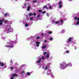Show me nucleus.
<instances>
[{
  "mask_svg": "<svg viewBox=\"0 0 79 79\" xmlns=\"http://www.w3.org/2000/svg\"><path fill=\"white\" fill-rule=\"evenodd\" d=\"M60 66H59V68L61 69H66V68H67L68 66L69 67H71L72 64V63L70 62L69 63H67L65 61H63L59 64Z\"/></svg>",
  "mask_w": 79,
  "mask_h": 79,
  "instance_id": "nucleus-1",
  "label": "nucleus"
},
{
  "mask_svg": "<svg viewBox=\"0 0 79 79\" xmlns=\"http://www.w3.org/2000/svg\"><path fill=\"white\" fill-rule=\"evenodd\" d=\"M14 43H17L16 41H14L9 40L7 44L5 46V47H7V48H13L14 47L13 44Z\"/></svg>",
  "mask_w": 79,
  "mask_h": 79,
  "instance_id": "nucleus-2",
  "label": "nucleus"
},
{
  "mask_svg": "<svg viewBox=\"0 0 79 79\" xmlns=\"http://www.w3.org/2000/svg\"><path fill=\"white\" fill-rule=\"evenodd\" d=\"M7 32V33H9L10 32H13V29L11 28V25L10 24L6 26L4 28Z\"/></svg>",
  "mask_w": 79,
  "mask_h": 79,
  "instance_id": "nucleus-3",
  "label": "nucleus"
},
{
  "mask_svg": "<svg viewBox=\"0 0 79 79\" xmlns=\"http://www.w3.org/2000/svg\"><path fill=\"white\" fill-rule=\"evenodd\" d=\"M74 24L75 26H79V17H75L74 18Z\"/></svg>",
  "mask_w": 79,
  "mask_h": 79,
  "instance_id": "nucleus-4",
  "label": "nucleus"
},
{
  "mask_svg": "<svg viewBox=\"0 0 79 79\" xmlns=\"http://www.w3.org/2000/svg\"><path fill=\"white\" fill-rule=\"evenodd\" d=\"M51 72H52V70L50 69L48 70L47 72V74L48 76H49V75H51V77L54 78V75H53V73Z\"/></svg>",
  "mask_w": 79,
  "mask_h": 79,
  "instance_id": "nucleus-5",
  "label": "nucleus"
},
{
  "mask_svg": "<svg viewBox=\"0 0 79 79\" xmlns=\"http://www.w3.org/2000/svg\"><path fill=\"white\" fill-rule=\"evenodd\" d=\"M50 64H51L50 63H48L45 67L43 66L42 68L43 69H44L45 70H47V69H48L49 68L48 67H50Z\"/></svg>",
  "mask_w": 79,
  "mask_h": 79,
  "instance_id": "nucleus-6",
  "label": "nucleus"
},
{
  "mask_svg": "<svg viewBox=\"0 0 79 79\" xmlns=\"http://www.w3.org/2000/svg\"><path fill=\"white\" fill-rule=\"evenodd\" d=\"M45 57L44 56H42L41 58H40L39 60H37L36 63H38V64H39L41 61H42V60H45Z\"/></svg>",
  "mask_w": 79,
  "mask_h": 79,
  "instance_id": "nucleus-7",
  "label": "nucleus"
},
{
  "mask_svg": "<svg viewBox=\"0 0 79 79\" xmlns=\"http://www.w3.org/2000/svg\"><path fill=\"white\" fill-rule=\"evenodd\" d=\"M44 55L45 56V55L46 58H48L50 57V53L49 52H44L43 53Z\"/></svg>",
  "mask_w": 79,
  "mask_h": 79,
  "instance_id": "nucleus-8",
  "label": "nucleus"
},
{
  "mask_svg": "<svg viewBox=\"0 0 79 79\" xmlns=\"http://www.w3.org/2000/svg\"><path fill=\"white\" fill-rule=\"evenodd\" d=\"M0 65L2 66V69H4V68H5L7 67L6 64L4 65L3 62H0Z\"/></svg>",
  "mask_w": 79,
  "mask_h": 79,
  "instance_id": "nucleus-9",
  "label": "nucleus"
},
{
  "mask_svg": "<svg viewBox=\"0 0 79 79\" xmlns=\"http://www.w3.org/2000/svg\"><path fill=\"white\" fill-rule=\"evenodd\" d=\"M59 8H62V6H63V1L61 0L59 1Z\"/></svg>",
  "mask_w": 79,
  "mask_h": 79,
  "instance_id": "nucleus-10",
  "label": "nucleus"
},
{
  "mask_svg": "<svg viewBox=\"0 0 79 79\" xmlns=\"http://www.w3.org/2000/svg\"><path fill=\"white\" fill-rule=\"evenodd\" d=\"M52 23H54L55 24H59L60 23V21H55V20H52Z\"/></svg>",
  "mask_w": 79,
  "mask_h": 79,
  "instance_id": "nucleus-11",
  "label": "nucleus"
},
{
  "mask_svg": "<svg viewBox=\"0 0 79 79\" xmlns=\"http://www.w3.org/2000/svg\"><path fill=\"white\" fill-rule=\"evenodd\" d=\"M71 43L70 42H69V41H67L66 42V44L65 45V46H66L67 47H69V45H70Z\"/></svg>",
  "mask_w": 79,
  "mask_h": 79,
  "instance_id": "nucleus-12",
  "label": "nucleus"
},
{
  "mask_svg": "<svg viewBox=\"0 0 79 79\" xmlns=\"http://www.w3.org/2000/svg\"><path fill=\"white\" fill-rule=\"evenodd\" d=\"M25 74V71H22L20 73V75H22V77H23V76Z\"/></svg>",
  "mask_w": 79,
  "mask_h": 79,
  "instance_id": "nucleus-13",
  "label": "nucleus"
},
{
  "mask_svg": "<svg viewBox=\"0 0 79 79\" xmlns=\"http://www.w3.org/2000/svg\"><path fill=\"white\" fill-rule=\"evenodd\" d=\"M17 76V74H14L12 75V76L10 77V79H13V78Z\"/></svg>",
  "mask_w": 79,
  "mask_h": 79,
  "instance_id": "nucleus-14",
  "label": "nucleus"
},
{
  "mask_svg": "<svg viewBox=\"0 0 79 79\" xmlns=\"http://www.w3.org/2000/svg\"><path fill=\"white\" fill-rule=\"evenodd\" d=\"M4 20H5V19L2 20L0 19V25H2L3 24V22L4 21Z\"/></svg>",
  "mask_w": 79,
  "mask_h": 79,
  "instance_id": "nucleus-15",
  "label": "nucleus"
},
{
  "mask_svg": "<svg viewBox=\"0 0 79 79\" xmlns=\"http://www.w3.org/2000/svg\"><path fill=\"white\" fill-rule=\"evenodd\" d=\"M40 43L39 42H36V47H39V44H40Z\"/></svg>",
  "mask_w": 79,
  "mask_h": 79,
  "instance_id": "nucleus-16",
  "label": "nucleus"
},
{
  "mask_svg": "<svg viewBox=\"0 0 79 79\" xmlns=\"http://www.w3.org/2000/svg\"><path fill=\"white\" fill-rule=\"evenodd\" d=\"M32 73L31 72H27V74H26V75L28 76H30V75H31Z\"/></svg>",
  "mask_w": 79,
  "mask_h": 79,
  "instance_id": "nucleus-17",
  "label": "nucleus"
},
{
  "mask_svg": "<svg viewBox=\"0 0 79 79\" xmlns=\"http://www.w3.org/2000/svg\"><path fill=\"white\" fill-rule=\"evenodd\" d=\"M63 23H64L63 20L62 19H61L60 21V25H63Z\"/></svg>",
  "mask_w": 79,
  "mask_h": 79,
  "instance_id": "nucleus-18",
  "label": "nucleus"
},
{
  "mask_svg": "<svg viewBox=\"0 0 79 79\" xmlns=\"http://www.w3.org/2000/svg\"><path fill=\"white\" fill-rule=\"evenodd\" d=\"M72 39H73V38H72L71 37H70L68 39V40L67 41L68 42H71V40H72Z\"/></svg>",
  "mask_w": 79,
  "mask_h": 79,
  "instance_id": "nucleus-19",
  "label": "nucleus"
},
{
  "mask_svg": "<svg viewBox=\"0 0 79 79\" xmlns=\"http://www.w3.org/2000/svg\"><path fill=\"white\" fill-rule=\"evenodd\" d=\"M31 8V6H28V7L27 8V10L28 11H29L30 10V9Z\"/></svg>",
  "mask_w": 79,
  "mask_h": 79,
  "instance_id": "nucleus-20",
  "label": "nucleus"
},
{
  "mask_svg": "<svg viewBox=\"0 0 79 79\" xmlns=\"http://www.w3.org/2000/svg\"><path fill=\"white\" fill-rule=\"evenodd\" d=\"M47 48V46L45 45H44L43 46L42 48V49H45V48Z\"/></svg>",
  "mask_w": 79,
  "mask_h": 79,
  "instance_id": "nucleus-21",
  "label": "nucleus"
},
{
  "mask_svg": "<svg viewBox=\"0 0 79 79\" xmlns=\"http://www.w3.org/2000/svg\"><path fill=\"white\" fill-rule=\"evenodd\" d=\"M8 14L7 13H6L4 15V16L6 17V16H10V14H8Z\"/></svg>",
  "mask_w": 79,
  "mask_h": 79,
  "instance_id": "nucleus-22",
  "label": "nucleus"
},
{
  "mask_svg": "<svg viewBox=\"0 0 79 79\" xmlns=\"http://www.w3.org/2000/svg\"><path fill=\"white\" fill-rule=\"evenodd\" d=\"M22 8H26V3H24V6H23Z\"/></svg>",
  "mask_w": 79,
  "mask_h": 79,
  "instance_id": "nucleus-23",
  "label": "nucleus"
},
{
  "mask_svg": "<svg viewBox=\"0 0 79 79\" xmlns=\"http://www.w3.org/2000/svg\"><path fill=\"white\" fill-rule=\"evenodd\" d=\"M52 57H49L48 58V60H52Z\"/></svg>",
  "mask_w": 79,
  "mask_h": 79,
  "instance_id": "nucleus-24",
  "label": "nucleus"
},
{
  "mask_svg": "<svg viewBox=\"0 0 79 79\" xmlns=\"http://www.w3.org/2000/svg\"><path fill=\"white\" fill-rule=\"evenodd\" d=\"M50 10H52V9H53V7L52 6H50L49 7Z\"/></svg>",
  "mask_w": 79,
  "mask_h": 79,
  "instance_id": "nucleus-25",
  "label": "nucleus"
},
{
  "mask_svg": "<svg viewBox=\"0 0 79 79\" xmlns=\"http://www.w3.org/2000/svg\"><path fill=\"white\" fill-rule=\"evenodd\" d=\"M25 27H29V24L26 23L25 24Z\"/></svg>",
  "mask_w": 79,
  "mask_h": 79,
  "instance_id": "nucleus-26",
  "label": "nucleus"
},
{
  "mask_svg": "<svg viewBox=\"0 0 79 79\" xmlns=\"http://www.w3.org/2000/svg\"><path fill=\"white\" fill-rule=\"evenodd\" d=\"M65 32V30H62L61 31V33H64V32Z\"/></svg>",
  "mask_w": 79,
  "mask_h": 79,
  "instance_id": "nucleus-27",
  "label": "nucleus"
},
{
  "mask_svg": "<svg viewBox=\"0 0 79 79\" xmlns=\"http://www.w3.org/2000/svg\"><path fill=\"white\" fill-rule=\"evenodd\" d=\"M9 22L8 20H6L4 21L5 23H8Z\"/></svg>",
  "mask_w": 79,
  "mask_h": 79,
  "instance_id": "nucleus-28",
  "label": "nucleus"
},
{
  "mask_svg": "<svg viewBox=\"0 0 79 79\" xmlns=\"http://www.w3.org/2000/svg\"><path fill=\"white\" fill-rule=\"evenodd\" d=\"M32 15H33V14H32V13H30L29 14V16H32Z\"/></svg>",
  "mask_w": 79,
  "mask_h": 79,
  "instance_id": "nucleus-29",
  "label": "nucleus"
},
{
  "mask_svg": "<svg viewBox=\"0 0 79 79\" xmlns=\"http://www.w3.org/2000/svg\"><path fill=\"white\" fill-rule=\"evenodd\" d=\"M44 63H42V64H39V66L40 67V66H43V65H44Z\"/></svg>",
  "mask_w": 79,
  "mask_h": 79,
  "instance_id": "nucleus-30",
  "label": "nucleus"
},
{
  "mask_svg": "<svg viewBox=\"0 0 79 79\" xmlns=\"http://www.w3.org/2000/svg\"><path fill=\"white\" fill-rule=\"evenodd\" d=\"M49 40H53V38L52 37L50 38L49 39Z\"/></svg>",
  "mask_w": 79,
  "mask_h": 79,
  "instance_id": "nucleus-31",
  "label": "nucleus"
},
{
  "mask_svg": "<svg viewBox=\"0 0 79 79\" xmlns=\"http://www.w3.org/2000/svg\"><path fill=\"white\" fill-rule=\"evenodd\" d=\"M31 39V37H30L29 38H27V40H29L30 39Z\"/></svg>",
  "mask_w": 79,
  "mask_h": 79,
  "instance_id": "nucleus-32",
  "label": "nucleus"
},
{
  "mask_svg": "<svg viewBox=\"0 0 79 79\" xmlns=\"http://www.w3.org/2000/svg\"><path fill=\"white\" fill-rule=\"evenodd\" d=\"M48 34H52V31H48Z\"/></svg>",
  "mask_w": 79,
  "mask_h": 79,
  "instance_id": "nucleus-33",
  "label": "nucleus"
},
{
  "mask_svg": "<svg viewBox=\"0 0 79 79\" xmlns=\"http://www.w3.org/2000/svg\"><path fill=\"white\" fill-rule=\"evenodd\" d=\"M65 53H69V51H66Z\"/></svg>",
  "mask_w": 79,
  "mask_h": 79,
  "instance_id": "nucleus-34",
  "label": "nucleus"
},
{
  "mask_svg": "<svg viewBox=\"0 0 79 79\" xmlns=\"http://www.w3.org/2000/svg\"><path fill=\"white\" fill-rule=\"evenodd\" d=\"M34 19V17H31L30 19V20H33Z\"/></svg>",
  "mask_w": 79,
  "mask_h": 79,
  "instance_id": "nucleus-35",
  "label": "nucleus"
},
{
  "mask_svg": "<svg viewBox=\"0 0 79 79\" xmlns=\"http://www.w3.org/2000/svg\"><path fill=\"white\" fill-rule=\"evenodd\" d=\"M2 39L4 40V39H5V38L4 36H2Z\"/></svg>",
  "mask_w": 79,
  "mask_h": 79,
  "instance_id": "nucleus-36",
  "label": "nucleus"
},
{
  "mask_svg": "<svg viewBox=\"0 0 79 79\" xmlns=\"http://www.w3.org/2000/svg\"><path fill=\"white\" fill-rule=\"evenodd\" d=\"M47 6H44L43 8H47Z\"/></svg>",
  "mask_w": 79,
  "mask_h": 79,
  "instance_id": "nucleus-37",
  "label": "nucleus"
},
{
  "mask_svg": "<svg viewBox=\"0 0 79 79\" xmlns=\"http://www.w3.org/2000/svg\"><path fill=\"white\" fill-rule=\"evenodd\" d=\"M42 10H38V12H39V13H41L42 12Z\"/></svg>",
  "mask_w": 79,
  "mask_h": 79,
  "instance_id": "nucleus-38",
  "label": "nucleus"
},
{
  "mask_svg": "<svg viewBox=\"0 0 79 79\" xmlns=\"http://www.w3.org/2000/svg\"><path fill=\"white\" fill-rule=\"evenodd\" d=\"M33 3H36L37 2V0L33 1Z\"/></svg>",
  "mask_w": 79,
  "mask_h": 79,
  "instance_id": "nucleus-39",
  "label": "nucleus"
},
{
  "mask_svg": "<svg viewBox=\"0 0 79 79\" xmlns=\"http://www.w3.org/2000/svg\"><path fill=\"white\" fill-rule=\"evenodd\" d=\"M45 13H46V12L45 11H44L42 12V13H43V14H45Z\"/></svg>",
  "mask_w": 79,
  "mask_h": 79,
  "instance_id": "nucleus-40",
  "label": "nucleus"
},
{
  "mask_svg": "<svg viewBox=\"0 0 79 79\" xmlns=\"http://www.w3.org/2000/svg\"><path fill=\"white\" fill-rule=\"evenodd\" d=\"M10 69L11 70H12L13 69V67H10Z\"/></svg>",
  "mask_w": 79,
  "mask_h": 79,
  "instance_id": "nucleus-41",
  "label": "nucleus"
},
{
  "mask_svg": "<svg viewBox=\"0 0 79 79\" xmlns=\"http://www.w3.org/2000/svg\"><path fill=\"white\" fill-rule=\"evenodd\" d=\"M25 66V65L24 64H23L21 65L22 67H24Z\"/></svg>",
  "mask_w": 79,
  "mask_h": 79,
  "instance_id": "nucleus-42",
  "label": "nucleus"
},
{
  "mask_svg": "<svg viewBox=\"0 0 79 79\" xmlns=\"http://www.w3.org/2000/svg\"><path fill=\"white\" fill-rule=\"evenodd\" d=\"M15 37H16V40H17V35H15Z\"/></svg>",
  "mask_w": 79,
  "mask_h": 79,
  "instance_id": "nucleus-43",
  "label": "nucleus"
},
{
  "mask_svg": "<svg viewBox=\"0 0 79 79\" xmlns=\"http://www.w3.org/2000/svg\"><path fill=\"white\" fill-rule=\"evenodd\" d=\"M36 14L35 13H34V14H33V15H34V16H35V15H36Z\"/></svg>",
  "mask_w": 79,
  "mask_h": 79,
  "instance_id": "nucleus-44",
  "label": "nucleus"
},
{
  "mask_svg": "<svg viewBox=\"0 0 79 79\" xmlns=\"http://www.w3.org/2000/svg\"><path fill=\"white\" fill-rule=\"evenodd\" d=\"M47 16H49V15H48V13H47Z\"/></svg>",
  "mask_w": 79,
  "mask_h": 79,
  "instance_id": "nucleus-45",
  "label": "nucleus"
},
{
  "mask_svg": "<svg viewBox=\"0 0 79 79\" xmlns=\"http://www.w3.org/2000/svg\"><path fill=\"white\" fill-rule=\"evenodd\" d=\"M40 15H37V17H40Z\"/></svg>",
  "mask_w": 79,
  "mask_h": 79,
  "instance_id": "nucleus-46",
  "label": "nucleus"
},
{
  "mask_svg": "<svg viewBox=\"0 0 79 79\" xmlns=\"http://www.w3.org/2000/svg\"><path fill=\"white\" fill-rule=\"evenodd\" d=\"M44 42H45V43H46L47 42V41L45 40H44Z\"/></svg>",
  "mask_w": 79,
  "mask_h": 79,
  "instance_id": "nucleus-47",
  "label": "nucleus"
},
{
  "mask_svg": "<svg viewBox=\"0 0 79 79\" xmlns=\"http://www.w3.org/2000/svg\"><path fill=\"white\" fill-rule=\"evenodd\" d=\"M39 39V37L38 36L37 37V39Z\"/></svg>",
  "mask_w": 79,
  "mask_h": 79,
  "instance_id": "nucleus-48",
  "label": "nucleus"
},
{
  "mask_svg": "<svg viewBox=\"0 0 79 79\" xmlns=\"http://www.w3.org/2000/svg\"><path fill=\"white\" fill-rule=\"evenodd\" d=\"M10 63H13V62H12V60H10Z\"/></svg>",
  "mask_w": 79,
  "mask_h": 79,
  "instance_id": "nucleus-49",
  "label": "nucleus"
},
{
  "mask_svg": "<svg viewBox=\"0 0 79 79\" xmlns=\"http://www.w3.org/2000/svg\"><path fill=\"white\" fill-rule=\"evenodd\" d=\"M44 35V34L43 33L41 34V35Z\"/></svg>",
  "mask_w": 79,
  "mask_h": 79,
  "instance_id": "nucleus-50",
  "label": "nucleus"
},
{
  "mask_svg": "<svg viewBox=\"0 0 79 79\" xmlns=\"http://www.w3.org/2000/svg\"><path fill=\"white\" fill-rule=\"evenodd\" d=\"M74 46V44H73L72 45V46L73 47Z\"/></svg>",
  "mask_w": 79,
  "mask_h": 79,
  "instance_id": "nucleus-51",
  "label": "nucleus"
},
{
  "mask_svg": "<svg viewBox=\"0 0 79 79\" xmlns=\"http://www.w3.org/2000/svg\"><path fill=\"white\" fill-rule=\"evenodd\" d=\"M66 53V52H65L64 53H63L64 55H65V54Z\"/></svg>",
  "mask_w": 79,
  "mask_h": 79,
  "instance_id": "nucleus-52",
  "label": "nucleus"
},
{
  "mask_svg": "<svg viewBox=\"0 0 79 79\" xmlns=\"http://www.w3.org/2000/svg\"><path fill=\"white\" fill-rule=\"evenodd\" d=\"M19 70H20V69H18V71H19Z\"/></svg>",
  "mask_w": 79,
  "mask_h": 79,
  "instance_id": "nucleus-53",
  "label": "nucleus"
},
{
  "mask_svg": "<svg viewBox=\"0 0 79 79\" xmlns=\"http://www.w3.org/2000/svg\"><path fill=\"white\" fill-rule=\"evenodd\" d=\"M14 1H15H15H17V0H13Z\"/></svg>",
  "mask_w": 79,
  "mask_h": 79,
  "instance_id": "nucleus-54",
  "label": "nucleus"
},
{
  "mask_svg": "<svg viewBox=\"0 0 79 79\" xmlns=\"http://www.w3.org/2000/svg\"><path fill=\"white\" fill-rule=\"evenodd\" d=\"M74 44H76V43L75 42H74Z\"/></svg>",
  "mask_w": 79,
  "mask_h": 79,
  "instance_id": "nucleus-55",
  "label": "nucleus"
},
{
  "mask_svg": "<svg viewBox=\"0 0 79 79\" xmlns=\"http://www.w3.org/2000/svg\"><path fill=\"white\" fill-rule=\"evenodd\" d=\"M28 19H29V18H28Z\"/></svg>",
  "mask_w": 79,
  "mask_h": 79,
  "instance_id": "nucleus-56",
  "label": "nucleus"
},
{
  "mask_svg": "<svg viewBox=\"0 0 79 79\" xmlns=\"http://www.w3.org/2000/svg\"><path fill=\"white\" fill-rule=\"evenodd\" d=\"M27 16H28L27 15Z\"/></svg>",
  "mask_w": 79,
  "mask_h": 79,
  "instance_id": "nucleus-57",
  "label": "nucleus"
},
{
  "mask_svg": "<svg viewBox=\"0 0 79 79\" xmlns=\"http://www.w3.org/2000/svg\"><path fill=\"white\" fill-rule=\"evenodd\" d=\"M26 1V0H25Z\"/></svg>",
  "mask_w": 79,
  "mask_h": 79,
  "instance_id": "nucleus-58",
  "label": "nucleus"
},
{
  "mask_svg": "<svg viewBox=\"0 0 79 79\" xmlns=\"http://www.w3.org/2000/svg\"><path fill=\"white\" fill-rule=\"evenodd\" d=\"M54 19H56V18H54Z\"/></svg>",
  "mask_w": 79,
  "mask_h": 79,
  "instance_id": "nucleus-59",
  "label": "nucleus"
},
{
  "mask_svg": "<svg viewBox=\"0 0 79 79\" xmlns=\"http://www.w3.org/2000/svg\"><path fill=\"white\" fill-rule=\"evenodd\" d=\"M69 1H70V0H69Z\"/></svg>",
  "mask_w": 79,
  "mask_h": 79,
  "instance_id": "nucleus-60",
  "label": "nucleus"
},
{
  "mask_svg": "<svg viewBox=\"0 0 79 79\" xmlns=\"http://www.w3.org/2000/svg\"><path fill=\"white\" fill-rule=\"evenodd\" d=\"M35 49H36V48H35Z\"/></svg>",
  "mask_w": 79,
  "mask_h": 79,
  "instance_id": "nucleus-61",
  "label": "nucleus"
}]
</instances>
